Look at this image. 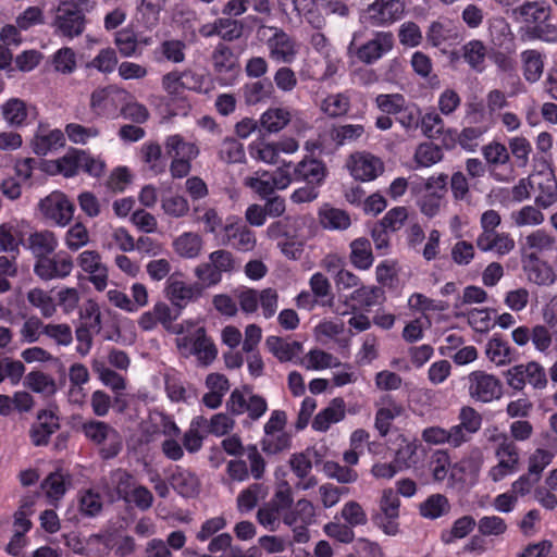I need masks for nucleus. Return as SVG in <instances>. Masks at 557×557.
I'll use <instances>...</instances> for the list:
<instances>
[{"label":"nucleus","mask_w":557,"mask_h":557,"mask_svg":"<svg viewBox=\"0 0 557 557\" xmlns=\"http://www.w3.org/2000/svg\"><path fill=\"white\" fill-rule=\"evenodd\" d=\"M72 270V257L64 251L36 260L34 265L35 274L45 281L64 278L71 274Z\"/></svg>","instance_id":"f8f14e48"},{"label":"nucleus","mask_w":557,"mask_h":557,"mask_svg":"<svg viewBox=\"0 0 557 557\" xmlns=\"http://www.w3.org/2000/svg\"><path fill=\"white\" fill-rule=\"evenodd\" d=\"M554 453L552 450L537 448L529 457L528 472L520 476V479L512 483L511 487H522V485L536 484L542 475L543 470L552 462Z\"/></svg>","instance_id":"aec40b11"},{"label":"nucleus","mask_w":557,"mask_h":557,"mask_svg":"<svg viewBox=\"0 0 557 557\" xmlns=\"http://www.w3.org/2000/svg\"><path fill=\"white\" fill-rule=\"evenodd\" d=\"M349 259L352 265L359 270H368L372 267L374 257L371 243L366 237L354 239L350 245Z\"/></svg>","instance_id":"cd10ccee"},{"label":"nucleus","mask_w":557,"mask_h":557,"mask_svg":"<svg viewBox=\"0 0 557 557\" xmlns=\"http://www.w3.org/2000/svg\"><path fill=\"white\" fill-rule=\"evenodd\" d=\"M425 454L426 449L420 442H409L397 449L395 463H397L399 468L417 467L423 461Z\"/></svg>","instance_id":"c756f323"},{"label":"nucleus","mask_w":557,"mask_h":557,"mask_svg":"<svg viewBox=\"0 0 557 557\" xmlns=\"http://www.w3.org/2000/svg\"><path fill=\"white\" fill-rule=\"evenodd\" d=\"M265 346L281 362L292 361L302 350L301 343L297 341L287 342L278 336H269Z\"/></svg>","instance_id":"bb28decb"},{"label":"nucleus","mask_w":557,"mask_h":557,"mask_svg":"<svg viewBox=\"0 0 557 557\" xmlns=\"http://www.w3.org/2000/svg\"><path fill=\"white\" fill-rule=\"evenodd\" d=\"M223 243L239 251H251L256 247V235L238 216H230L223 226Z\"/></svg>","instance_id":"9d476101"},{"label":"nucleus","mask_w":557,"mask_h":557,"mask_svg":"<svg viewBox=\"0 0 557 557\" xmlns=\"http://www.w3.org/2000/svg\"><path fill=\"white\" fill-rule=\"evenodd\" d=\"M469 395L478 401L490 403L502 397L503 385L492 374L484 371H473L469 374Z\"/></svg>","instance_id":"1a4fd4ad"},{"label":"nucleus","mask_w":557,"mask_h":557,"mask_svg":"<svg viewBox=\"0 0 557 557\" xmlns=\"http://www.w3.org/2000/svg\"><path fill=\"white\" fill-rule=\"evenodd\" d=\"M348 166L351 175L362 182L376 178L384 170L382 161L368 152H356L351 154Z\"/></svg>","instance_id":"f3484780"},{"label":"nucleus","mask_w":557,"mask_h":557,"mask_svg":"<svg viewBox=\"0 0 557 557\" xmlns=\"http://www.w3.org/2000/svg\"><path fill=\"white\" fill-rule=\"evenodd\" d=\"M478 529L483 536H499L507 531V524L498 516H484L479 520Z\"/></svg>","instance_id":"69168bd1"},{"label":"nucleus","mask_w":557,"mask_h":557,"mask_svg":"<svg viewBox=\"0 0 557 557\" xmlns=\"http://www.w3.org/2000/svg\"><path fill=\"white\" fill-rule=\"evenodd\" d=\"M430 469L436 482H442L450 470L449 456L446 450H435L430 460Z\"/></svg>","instance_id":"680f3d73"},{"label":"nucleus","mask_w":557,"mask_h":557,"mask_svg":"<svg viewBox=\"0 0 557 557\" xmlns=\"http://www.w3.org/2000/svg\"><path fill=\"white\" fill-rule=\"evenodd\" d=\"M175 251L183 258H196L202 248V239L198 234L184 233L174 242Z\"/></svg>","instance_id":"79ce46f5"},{"label":"nucleus","mask_w":557,"mask_h":557,"mask_svg":"<svg viewBox=\"0 0 557 557\" xmlns=\"http://www.w3.org/2000/svg\"><path fill=\"white\" fill-rule=\"evenodd\" d=\"M450 510V504L446 496L442 494H432L419 506L420 515L423 518L435 520L447 515Z\"/></svg>","instance_id":"473e14b6"},{"label":"nucleus","mask_w":557,"mask_h":557,"mask_svg":"<svg viewBox=\"0 0 557 557\" xmlns=\"http://www.w3.org/2000/svg\"><path fill=\"white\" fill-rule=\"evenodd\" d=\"M44 216L60 226L67 225L74 215L75 207L69 198L60 191H53L39 202Z\"/></svg>","instance_id":"6e6552de"},{"label":"nucleus","mask_w":557,"mask_h":557,"mask_svg":"<svg viewBox=\"0 0 557 557\" xmlns=\"http://www.w3.org/2000/svg\"><path fill=\"white\" fill-rule=\"evenodd\" d=\"M180 346L187 347L191 345L190 352L203 363L209 364L212 362L218 354V350L212 341L207 336L205 327H198L191 337L182 338Z\"/></svg>","instance_id":"4be33fe9"},{"label":"nucleus","mask_w":557,"mask_h":557,"mask_svg":"<svg viewBox=\"0 0 557 557\" xmlns=\"http://www.w3.org/2000/svg\"><path fill=\"white\" fill-rule=\"evenodd\" d=\"M87 8L88 5L74 3L73 1L59 0L51 22L54 34L67 39L81 36L87 23L85 16Z\"/></svg>","instance_id":"7ed1b4c3"},{"label":"nucleus","mask_w":557,"mask_h":557,"mask_svg":"<svg viewBox=\"0 0 557 557\" xmlns=\"http://www.w3.org/2000/svg\"><path fill=\"white\" fill-rule=\"evenodd\" d=\"M364 134V127L361 124H345L334 126L330 131L331 139L338 146L358 140Z\"/></svg>","instance_id":"49530a36"},{"label":"nucleus","mask_w":557,"mask_h":557,"mask_svg":"<svg viewBox=\"0 0 557 557\" xmlns=\"http://www.w3.org/2000/svg\"><path fill=\"white\" fill-rule=\"evenodd\" d=\"M219 157L226 163H242L245 161V150L234 137H226L220 145Z\"/></svg>","instance_id":"8fccbe9b"},{"label":"nucleus","mask_w":557,"mask_h":557,"mask_svg":"<svg viewBox=\"0 0 557 557\" xmlns=\"http://www.w3.org/2000/svg\"><path fill=\"white\" fill-rule=\"evenodd\" d=\"M523 61L524 77L530 83H535L540 79L544 62L541 52L537 50H525L521 53Z\"/></svg>","instance_id":"37998d69"},{"label":"nucleus","mask_w":557,"mask_h":557,"mask_svg":"<svg viewBox=\"0 0 557 557\" xmlns=\"http://www.w3.org/2000/svg\"><path fill=\"white\" fill-rule=\"evenodd\" d=\"M319 457L314 449H307L304 453L293 454L289 459V465L293 472L299 478L305 479L308 476L312 469L311 457Z\"/></svg>","instance_id":"5fc2aeb1"},{"label":"nucleus","mask_w":557,"mask_h":557,"mask_svg":"<svg viewBox=\"0 0 557 557\" xmlns=\"http://www.w3.org/2000/svg\"><path fill=\"white\" fill-rule=\"evenodd\" d=\"M444 120L442 116L434 112H428L424 115H421L420 128L422 134L428 138H438L444 133Z\"/></svg>","instance_id":"4d7b16f0"},{"label":"nucleus","mask_w":557,"mask_h":557,"mask_svg":"<svg viewBox=\"0 0 557 557\" xmlns=\"http://www.w3.org/2000/svg\"><path fill=\"white\" fill-rule=\"evenodd\" d=\"M525 247L531 249L529 259L537 261V255L555 249V238L543 230H537L525 237Z\"/></svg>","instance_id":"72a5a7b5"},{"label":"nucleus","mask_w":557,"mask_h":557,"mask_svg":"<svg viewBox=\"0 0 557 557\" xmlns=\"http://www.w3.org/2000/svg\"><path fill=\"white\" fill-rule=\"evenodd\" d=\"M29 304L38 308L45 318H50L55 312V304L52 297L40 288H33L27 294Z\"/></svg>","instance_id":"603ef678"},{"label":"nucleus","mask_w":557,"mask_h":557,"mask_svg":"<svg viewBox=\"0 0 557 557\" xmlns=\"http://www.w3.org/2000/svg\"><path fill=\"white\" fill-rule=\"evenodd\" d=\"M550 13L552 8L545 0L525 1L511 9L512 17L525 24L522 37L545 42L557 40V27L549 23Z\"/></svg>","instance_id":"f257e3e1"},{"label":"nucleus","mask_w":557,"mask_h":557,"mask_svg":"<svg viewBox=\"0 0 557 557\" xmlns=\"http://www.w3.org/2000/svg\"><path fill=\"white\" fill-rule=\"evenodd\" d=\"M59 429V418L52 410L38 411L36 422L29 431L33 444L36 446L47 445L50 436Z\"/></svg>","instance_id":"6ab92c4d"},{"label":"nucleus","mask_w":557,"mask_h":557,"mask_svg":"<svg viewBox=\"0 0 557 557\" xmlns=\"http://www.w3.org/2000/svg\"><path fill=\"white\" fill-rule=\"evenodd\" d=\"M393 47L394 35L391 32H377L373 39L357 49L356 55L361 62L372 64L391 51Z\"/></svg>","instance_id":"a211bd4d"},{"label":"nucleus","mask_w":557,"mask_h":557,"mask_svg":"<svg viewBox=\"0 0 557 557\" xmlns=\"http://www.w3.org/2000/svg\"><path fill=\"white\" fill-rule=\"evenodd\" d=\"M78 264L83 271L90 274V282L96 289L103 290L107 287L108 270L101 262L100 255L95 250H85L78 256Z\"/></svg>","instance_id":"412c9836"},{"label":"nucleus","mask_w":557,"mask_h":557,"mask_svg":"<svg viewBox=\"0 0 557 557\" xmlns=\"http://www.w3.org/2000/svg\"><path fill=\"white\" fill-rule=\"evenodd\" d=\"M486 356L497 366L506 364L512 360L513 350L508 343L495 334L486 345Z\"/></svg>","instance_id":"c9c22d12"},{"label":"nucleus","mask_w":557,"mask_h":557,"mask_svg":"<svg viewBox=\"0 0 557 557\" xmlns=\"http://www.w3.org/2000/svg\"><path fill=\"white\" fill-rule=\"evenodd\" d=\"M58 247V239L50 231L35 232L28 237V248L32 250L36 260L45 258Z\"/></svg>","instance_id":"c85d7f7f"},{"label":"nucleus","mask_w":557,"mask_h":557,"mask_svg":"<svg viewBox=\"0 0 557 557\" xmlns=\"http://www.w3.org/2000/svg\"><path fill=\"white\" fill-rule=\"evenodd\" d=\"M315 510L313 505L307 499H299L295 506L290 505L285 511L284 523L293 525L297 523L311 524L314 521Z\"/></svg>","instance_id":"7c9ffc66"},{"label":"nucleus","mask_w":557,"mask_h":557,"mask_svg":"<svg viewBox=\"0 0 557 557\" xmlns=\"http://www.w3.org/2000/svg\"><path fill=\"white\" fill-rule=\"evenodd\" d=\"M406 99L401 94H381L375 98L377 108L387 115H397Z\"/></svg>","instance_id":"774afa93"},{"label":"nucleus","mask_w":557,"mask_h":557,"mask_svg":"<svg viewBox=\"0 0 557 557\" xmlns=\"http://www.w3.org/2000/svg\"><path fill=\"white\" fill-rule=\"evenodd\" d=\"M416 161L422 166H430L443 158L442 149L432 143L420 144L414 154Z\"/></svg>","instance_id":"338daca9"},{"label":"nucleus","mask_w":557,"mask_h":557,"mask_svg":"<svg viewBox=\"0 0 557 557\" xmlns=\"http://www.w3.org/2000/svg\"><path fill=\"white\" fill-rule=\"evenodd\" d=\"M164 293L175 310L181 312L189 302L197 301L202 296L203 285L186 284L171 276L166 281Z\"/></svg>","instance_id":"4468645a"},{"label":"nucleus","mask_w":557,"mask_h":557,"mask_svg":"<svg viewBox=\"0 0 557 557\" xmlns=\"http://www.w3.org/2000/svg\"><path fill=\"white\" fill-rule=\"evenodd\" d=\"M344 417L345 401L342 398H334L325 409L314 417L312 428L324 432L332 423L339 422Z\"/></svg>","instance_id":"a878e982"},{"label":"nucleus","mask_w":557,"mask_h":557,"mask_svg":"<svg viewBox=\"0 0 557 557\" xmlns=\"http://www.w3.org/2000/svg\"><path fill=\"white\" fill-rule=\"evenodd\" d=\"M327 168L318 157L305 156L293 169V178L295 182H305L321 186L326 176Z\"/></svg>","instance_id":"dca6fc26"},{"label":"nucleus","mask_w":557,"mask_h":557,"mask_svg":"<svg viewBox=\"0 0 557 557\" xmlns=\"http://www.w3.org/2000/svg\"><path fill=\"white\" fill-rule=\"evenodd\" d=\"M85 437L99 447V455L102 459L116 457L123 448V437L120 432L104 421L89 419L82 421L77 428Z\"/></svg>","instance_id":"f03ea898"},{"label":"nucleus","mask_w":557,"mask_h":557,"mask_svg":"<svg viewBox=\"0 0 557 557\" xmlns=\"http://www.w3.org/2000/svg\"><path fill=\"white\" fill-rule=\"evenodd\" d=\"M350 109V98L343 92L329 95L321 102V110L330 117H339Z\"/></svg>","instance_id":"a19ab883"},{"label":"nucleus","mask_w":557,"mask_h":557,"mask_svg":"<svg viewBox=\"0 0 557 557\" xmlns=\"http://www.w3.org/2000/svg\"><path fill=\"white\" fill-rule=\"evenodd\" d=\"M290 121V113L284 108H270L260 119L263 129L269 133H277L283 129Z\"/></svg>","instance_id":"4c0bfd02"},{"label":"nucleus","mask_w":557,"mask_h":557,"mask_svg":"<svg viewBox=\"0 0 557 557\" xmlns=\"http://www.w3.org/2000/svg\"><path fill=\"white\" fill-rule=\"evenodd\" d=\"M476 522L472 516H462L458 518L449 531H443L441 539L445 544H450L456 540L463 539L472 532Z\"/></svg>","instance_id":"a18cd8bd"},{"label":"nucleus","mask_w":557,"mask_h":557,"mask_svg":"<svg viewBox=\"0 0 557 557\" xmlns=\"http://www.w3.org/2000/svg\"><path fill=\"white\" fill-rule=\"evenodd\" d=\"M292 491L276 490L270 502L258 509L257 519L261 525L273 529L280 517L284 519L285 511L294 504Z\"/></svg>","instance_id":"9b49d317"},{"label":"nucleus","mask_w":557,"mask_h":557,"mask_svg":"<svg viewBox=\"0 0 557 557\" xmlns=\"http://www.w3.org/2000/svg\"><path fill=\"white\" fill-rule=\"evenodd\" d=\"M384 299L385 292L383 288L361 284L349 295V297H347L345 302H354V305H351V310L356 311L358 308H371L381 305Z\"/></svg>","instance_id":"b1692460"},{"label":"nucleus","mask_w":557,"mask_h":557,"mask_svg":"<svg viewBox=\"0 0 557 557\" xmlns=\"http://www.w3.org/2000/svg\"><path fill=\"white\" fill-rule=\"evenodd\" d=\"M55 165L58 172L65 177H73L79 172L99 177L106 168L103 161L81 149L69 150L62 158L55 161Z\"/></svg>","instance_id":"39448f33"},{"label":"nucleus","mask_w":557,"mask_h":557,"mask_svg":"<svg viewBox=\"0 0 557 557\" xmlns=\"http://www.w3.org/2000/svg\"><path fill=\"white\" fill-rule=\"evenodd\" d=\"M188 78H194L190 71L170 72L163 76L162 86L169 95L180 96L184 89H195L194 85L188 84Z\"/></svg>","instance_id":"ea45409f"},{"label":"nucleus","mask_w":557,"mask_h":557,"mask_svg":"<svg viewBox=\"0 0 557 557\" xmlns=\"http://www.w3.org/2000/svg\"><path fill=\"white\" fill-rule=\"evenodd\" d=\"M3 119L12 126H21L28 116L27 104L18 98L9 99L1 107Z\"/></svg>","instance_id":"58836bf2"},{"label":"nucleus","mask_w":557,"mask_h":557,"mask_svg":"<svg viewBox=\"0 0 557 557\" xmlns=\"http://www.w3.org/2000/svg\"><path fill=\"white\" fill-rule=\"evenodd\" d=\"M404 13L403 0H374L362 11L360 21L372 27H386L399 21Z\"/></svg>","instance_id":"423d86ee"},{"label":"nucleus","mask_w":557,"mask_h":557,"mask_svg":"<svg viewBox=\"0 0 557 557\" xmlns=\"http://www.w3.org/2000/svg\"><path fill=\"white\" fill-rule=\"evenodd\" d=\"M94 371L99 375L101 382L110 387L113 392L125 389L126 383L122 375L115 371L107 368L104 363L95 361L92 364Z\"/></svg>","instance_id":"864d4df0"},{"label":"nucleus","mask_w":557,"mask_h":557,"mask_svg":"<svg viewBox=\"0 0 557 557\" xmlns=\"http://www.w3.org/2000/svg\"><path fill=\"white\" fill-rule=\"evenodd\" d=\"M64 134L60 129L39 131L32 141L33 151L37 156H46L48 152L55 150L64 145Z\"/></svg>","instance_id":"393cba45"},{"label":"nucleus","mask_w":557,"mask_h":557,"mask_svg":"<svg viewBox=\"0 0 557 557\" xmlns=\"http://www.w3.org/2000/svg\"><path fill=\"white\" fill-rule=\"evenodd\" d=\"M269 29L273 32L267 40L269 57L278 63H292L297 55L296 40L282 28L269 26Z\"/></svg>","instance_id":"ddd939ff"},{"label":"nucleus","mask_w":557,"mask_h":557,"mask_svg":"<svg viewBox=\"0 0 557 557\" xmlns=\"http://www.w3.org/2000/svg\"><path fill=\"white\" fill-rule=\"evenodd\" d=\"M23 384L34 393L47 396H51L57 392L55 381L41 371H32L26 374Z\"/></svg>","instance_id":"f704fd0d"},{"label":"nucleus","mask_w":557,"mask_h":557,"mask_svg":"<svg viewBox=\"0 0 557 557\" xmlns=\"http://www.w3.org/2000/svg\"><path fill=\"white\" fill-rule=\"evenodd\" d=\"M262 450L269 455H276L290 447V436L287 433L264 435L261 440Z\"/></svg>","instance_id":"bf43d9fd"},{"label":"nucleus","mask_w":557,"mask_h":557,"mask_svg":"<svg viewBox=\"0 0 557 557\" xmlns=\"http://www.w3.org/2000/svg\"><path fill=\"white\" fill-rule=\"evenodd\" d=\"M164 5L165 0H139L137 10L146 27L151 28L158 24Z\"/></svg>","instance_id":"de8ad7c7"},{"label":"nucleus","mask_w":557,"mask_h":557,"mask_svg":"<svg viewBox=\"0 0 557 557\" xmlns=\"http://www.w3.org/2000/svg\"><path fill=\"white\" fill-rule=\"evenodd\" d=\"M422 111L413 102L406 101L396 115V121L407 131H417L421 123Z\"/></svg>","instance_id":"09e8293b"},{"label":"nucleus","mask_w":557,"mask_h":557,"mask_svg":"<svg viewBox=\"0 0 557 557\" xmlns=\"http://www.w3.org/2000/svg\"><path fill=\"white\" fill-rule=\"evenodd\" d=\"M214 73L224 84H232L239 70V63L231 47L219 42L211 54Z\"/></svg>","instance_id":"2eb2a0df"},{"label":"nucleus","mask_w":557,"mask_h":557,"mask_svg":"<svg viewBox=\"0 0 557 557\" xmlns=\"http://www.w3.org/2000/svg\"><path fill=\"white\" fill-rule=\"evenodd\" d=\"M273 92V83L260 79L247 83L243 87V95L247 104H257L270 98Z\"/></svg>","instance_id":"e433bc0d"},{"label":"nucleus","mask_w":557,"mask_h":557,"mask_svg":"<svg viewBox=\"0 0 557 557\" xmlns=\"http://www.w3.org/2000/svg\"><path fill=\"white\" fill-rule=\"evenodd\" d=\"M417 490H384L380 500V512L373 517L376 525L383 529L384 533L395 535L398 532L400 500L398 495L412 497Z\"/></svg>","instance_id":"0eeeda50"},{"label":"nucleus","mask_w":557,"mask_h":557,"mask_svg":"<svg viewBox=\"0 0 557 557\" xmlns=\"http://www.w3.org/2000/svg\"><path fill=\"white\" fill-rule=\"evenodd\" d=\"M322 222L325 227L332 230H346L351 223L349 214L336 208L326 209L323 212Z\"/></svg>","instance_id":"0e129e2a"},{"label":"nucleus","mask_w":557,"mask_h":557,"mask_svg":"<svg viewBox=\"0 0 557 557\" xmlns=\"http://www.w3.org/2000/svg\"><path fill=\"white\" fill-rule=\"evenodd\" d=\"M132 95L116 85L96 88L90 95V110L99 117L115 119Z\"/></svg>","instance_id":"20e7f679"},{"label":"nucleus","mask_w":557,"mask_h":557,"mask_svg":"<svg viewBox=\"0 0 557 557\" xmlns=\"http://www.w3.org/2000/svg\"><path fill=\"white\" fill-rule=\"evenodd\" d=\"M537 189L540 191L535 197L537 207L547 209L557 201V181L553 175L539 183Z\"/></svg>","instance_id":"3c124183"},{"label":"nucleus","mask_w":557,"mask_h":557,"mask_svg":"<svg viewBox=\"0 0 557 557\" xmlns=\"http://www.w3.org/2000/svg\"><path fill=\"white\" fill-rule=\"evenodd\" d=\"M220 38L224 41H235L244 34V22L230 16L219 17Z\"/></svg>","instance_id":"6e6d98bb"},{"label":"nucleus","mask_w":557,"mask_h":557,"mask_svg":"<svg viewBox=\"0 0 557 557\" xmlns=\"http://www.w3.org/2000/svg\"><path fill=\"white\" fill-rule=\"evenodd\" d=\"M88 544L97 546V554L100 556L109 554L114 547L115 554L121 557L131 555L135 549V542L132 536H124L119 543H115L112 534H98L91 536Z\"/></svg>","instance_id":"5701e85b"},{"label":"nucleus","mask_w":557,"mask_h":557,"mask_svg":"<svg viewBox=\"0 0 557 557\" xmlns=\"http://www.w3.org/2000/svg\"><path fill=\"white\" fill-rule=\"evenodd\" d=\"M478 469L469 460H462L450 467L449 470V482L451 484H475Z\"/></svg>","instance_id":"c03bdc74"},{"label":"nucleus","mask_w":557,"mask_h":557,"mask_svg":"<svg viewBox=\"0 0 557 557\" xmlns=\"http://www.w3.org/2000/svg\"><path fill=\"white\" fill-rule=\"evenodd\" d=\"M528 278L537 285L547 286L555 282L556 276L547 263L537 260L528 269Z\"/></svg>","instance_id":"13d9d810"},{"label":"nucleus","mask_w":557,"mask_h":557,"mask_svg":"<svg viewBox=\"0 0 557 557\" xmlns=\"http://www.w3.org/2000/svg\"><path fill=\"white\" fill-rule=\"evenodd\" d=\"M273 83L280 91L289 94L296 88L298 78L293 69L281 66L274 73Z\"/></svg>","instance_id":"e2e57ef3"},{"label":"nucleus","mask_w":557,"mask_h":557,"mask_svg":"<svg viewBox=\"0 0 557 557\" xmlns=\"http://www.w3.org/2000/svg\"><path fill=\"white\" fill-rule=\"evenodd\" d=\"M462 58L467 64L476 72L485 67L486 47L483 41L472 39L461 47Z\"/></svg>","instance_id":"2f4dec72"},{"label":"nucleus","mask_w":557,"mask_h":557,"mask_svg":"<svg viewBox=\"0 0 557 557\" xmlns=\"http://www.w3.org/2000/svg\"><path fill=\"white\" fill-rule=\"evenodd\" d=\"M511 220L517 226L539 225L544 221V214L533 206H524L511 213Z\"/></svg>","instance_id":"052dcab7"}]
</instances>
